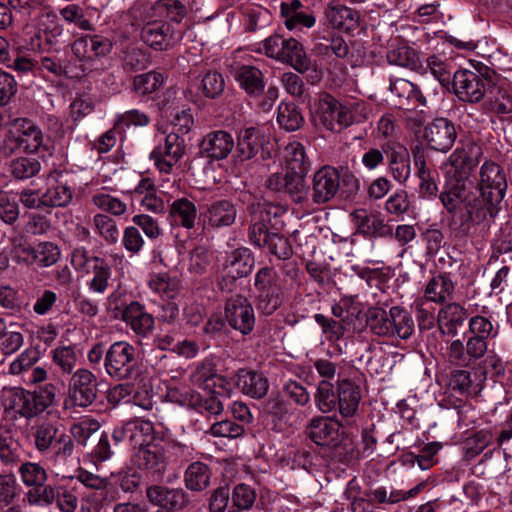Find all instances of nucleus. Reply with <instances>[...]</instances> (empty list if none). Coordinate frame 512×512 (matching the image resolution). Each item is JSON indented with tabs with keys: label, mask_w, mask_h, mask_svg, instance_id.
<instances>
[{
	"label": "nucleus",
	"mask_w": 512,
	"mask_h": 512,
	"mask_svg": "<svg viewBox=\"0 0 512 512\" xmlns=\"http://www.w3.org/2000/svg\"><path fill=\"white\" fill-rule=\"evenodd\" d=\"M508 188L504 169L497 163L486 160L479 171L478 196L467 188L464 179L449 181L439 199L449 213L464 209L462 223H481L495 218L503 208V200Z\"/></svg>",
	"instance_id": "obj_1"
},
{
	"label": "nucleus",
	"mask_w": 512,
	"mask_h": 512,
	"mask_svg": "<svg viewBox=\"0 0 512 512\" xmlns=\"http://www.w3.org/2000/svg\"><path fill=\"white\" fill-rule=\"evenodd\" d=\"M188 452L189 447L179 442L173 441L165 445L155 442L138 448L134 460L139 469L160 476L170 461H176L178 457H183Z\"/></svg>",
	"instance_id": "obj_2"
},
{
	"label": "nucleus",
	"mask_w": 512,
	"mask_h": 512,
	"mask_svg": "<svg viewBox=\"0 0 512 512\" xmlns=\"http://www.w3.org/2000/svg\"><path fill=\"white\" fill-rule=\"evenodd\" d=\"M139 362L140 354L136 346L128 341H116L107 348L104 370L116 381L128 380L137 373Z\"/></svg>",
	"instance_id": "obj_3"
},
{
	"label": "nucleus",
	"mask_w": 512,
	"mask_h": 512,
	"mask_svg": "<svg viewBox=\"0 0 512 512\" xmlns=\"http://www.w3.org/2000/svg\"><path fill=\"white\" fill-rule=\"evenodd\" d=\"M315 121L325 130L340 133L357 121L352 110L329 93H321L315 110Z\"/></svg>",
	"instance_id": "obj_4"
},
{
	"label": "nucleus",
	"mask_w": 512,
	"mask_h": 512,
	"mask_svg": "<svg viewBox=\"0 0 512 512\" xmlns=\"http://www.w3.org/2000/svg\"><path fill=\"white\" fill-rule=\"evenodd\" d=\"M255 305L263 315H272L283 303L282 290L274 269L261 268L255 275Z\"/></svg>",
	"instance_id": "obj_5"
},
{
	"label": "nucleus",
	"mask_w": 512,
	"mask_h": 512,
	"mask_svg": "<svg viewBox=\"0 0 512 512\" xmlns=\"http://www.w3.org/2000/svg\"><path fill=\"white\" fill-rule=\"evenodd\" d=\"M306 175L295 171L272 173L265 181V187L277 194H283L295 204H304L309 199L310 187L305 181Z\"/></svg>",
	"instance_id": "obj_6"
},
{
	"label": "nucleus",
	"mask_w": 512,
	"mask_h": 512,
	"mask_svg": "<svg viewBox=\"0 0 512 512\" xmlns=\"http://www.w3.org/2000/svg\"><path fill=\"white\" fill-rule=\"evenodd\" d=\"M270 140L263 129L259 127H244L237 132L233 157L237 162H245L256 157L261 152L262 159L270 158L267 145Z\"/></svg>",
	"instance_id": "obj_7"
},
{
	"label": "nucleus",
	"mask_w": 512,
	"mask_h": 512,
	"mask_svg": "<svg viewBox=\"0 0 512 512\" xmlns=\"http://www.w3.org/2000/svg\"><path fill=\"white\" fill-rule=\"evenodd\" d=\"M219 395V391L211 390L209 395L204 396L192 389L170 391L168 394L171 401L208 415H219L223 412L224 406Z\"/></svg>",
	"instance_id": "obj_8"
},
{
	"label": "nucleus",
	"mask_w": 512,
	"mask_h": 512,
	"mask_svg": "<svg viewBox=\"0 0 512 512\" xmlns=\"http://www.w3.org/2000/svg\"><path fill=\"white\" fill-rule=\"evenodd\" d=\"M452 86L460 100L478 103L485 99L490 85L476 72L458 70L453 74Z\"/></svg>",
	"instance_id": "obj_9"
},
{
	"label": "nucleus",
	"mask_w": 512,
	"mask_h": 512,
	"mask_svg": "<svg viewBox=\"0 0 512 512\" xmlns=\"http://www.w3.org/2000/svg\"><path fill=\"white\" fill-rule=\"evenodd\" d=\"M98 382L95 374L88 369L81 368L72 375L68 395L73 406L86 408L97 398Z\"/></svg>",
	"instance_id": "obj_10"
},
{
	"label": "nucleus",
	"mask_w": 512,
	"mask_h": 512,
	"mask_svg": "<svg viewBox=\"0 0 512 512\" xmlns=\"http://www.w3.org/2000/svg\"><path fill=\"white\" fill-rule=\"evenodd\" d=\"M225 321L242 335L250 334L255 326V313L250 301L241 295H235L226 301Z\"/></svg>",
	"instance_id": "obj_11"
},
{
	"label": "nucleus",
	"mask_w": 512,
	"mask_h": 512,
	"mask_svg": "<svg viewBox=\"0 0 512 512\" xmlns=\"http://www.w3.org/2000/svg\"><path fill=\"white\" fill-rule=\"evenodd\" d=\"M341 428L342 425L338 420L330 417L317 416L311 419L305 432L315 444L329 448H337L342 444L345 436Z\"/></svg>",
	"instance_id": "obj_12"
},
{
	"label": "nucleus",
	"mask_w": 512,
	"mask_h": 512,
	"mask_svg": "<svg viewBox=\"0 0 512 512\" xmlns=\"http://www.w3.org/2000/svg\"><path fill=\"white\" fill-rule=\"evenodd\" d=\"M185 141L178 133L171 132L151 152L150 158L161 173L170 174L173 167L180 161L185 153Z\"/></svg>",
	"instance_id": "obj_13"
},
{
	"label": "nucleus",
	"mask_w": 512,
	"mask_h": 512,
	"mask_svg": "<svg viewBox=\"0 0 512 512\" xmlns=\"http://www.w3.org/2000/svg\"><path fill=\"white\" fill-rule=\"evenodd\" d=\"M340 187V174L332 166L318 169L311 182V200L313 204L322 205L331 201Z\"/></svg>",
	"instance_id": "obj_14"
},
{
	"label": "nucleus",
	"mask_w": 512,
	"mask_h": 512,
	"mask_svg": "<svg viewBox=\"0 0 512 512\" xmlns=\"http://www.w3.org/2000/svg\"><path fill=\"white\" fill-rule=\"evenodd\" d=\"M457 137L455 125L447 118L439 117L428 123L424 128L423 138L427 145L436 151H449Z\"/></svg>",
	"instance_id": "obj_15"
},
{
	"label": "nucleus",
	"mask_w": 512,
	"mask_h": 512,
	"mask_svg": "<svg viewBox=\"0 0 512 512\" xmlns=\"http://www.w3.org/2000/svg\"><path fill=\"white\" fill-rule=\"evenodd\" d=\"M237 208L229 199H217L207 203L200 213L204 226L220 229L232 226L237 218Z\"/></svg>",
	"instance_id": "obj_16"
},
{
	"label": "nucleus",
	"mask_w": 512,
	"mask_h": 512,
	"mask_svg": "<svg viewBox=\"0 0 512 512\" xmlns=\"http://www.w3.org/2000/svg\"><path fill=\"white\" fill-rule=\"evenodd\" d=\"M26 153L42 154L48 151L42 130L30 119L16 118L11 122Z\"/></svg>",
	"instance_id": "obj_17"
},
{
	"label": "nucleus",
	"mask_w": 512,
	"mask_h": 512,
	"mask_svg": "<svg viewBox=\"0 0 512 512\" xmlns=\"http://www.w3.org/2000/svg\"><path fill=\"white\" fill-rule=\"evenodd\" d=\"M356 232L366 237H392L393 229L384 222L379 213L357 209L350 214Z\"/></svg>",
	"instance_id": "obj_18"
},
{
	"label": "nucleus",
	"mask_w": 512,
	"mask_h": 512,
	"mask_svg": "<svg viewBox=\"0 0 512 512\" xmlns=\"http://www.w3.org/2000/svg\"><path fill=\"white\" fill-rule=\"evenodd\" d=\"M233 136L225 130L206 134L199 144L200 154L212 160L225 159L234 149Z\"/></svg>",
	"instance_id": "obj_19"
},
{
	"label": "nucleus",
	"mask_w": 512,
	"mask_h": 512,
	"mask_svg": "<svg viewBox=\"0 0 512 512\" xmlns=\"http://www.w3.org/2000/svg\"><path fill=\"white\" fill-rule=\"evenodd\" d=\"M414 165L416 167V176L419 180L418 193L421 198L430 199L437 195L438 186L436 171L431 170L426 164L425 153L419 145L412 149Z\"/></svg>",
	"instance_id": "obj_20"
},
{
	"label": "nucleus",
	"mask_w": 512,
	"mask_h": 512,
	"mask_svg": "<svg viewBox=\"0 0 512 512\" xmlns=\"http://www.w3.org/2000/svg\"><path fill=\"white\" fill-rule=\"evenodd\" d=\"M122 320L137 336L141 337L151 334L155 326L153 315L148 313L145 306L138 301H132L125 306L122 311Z\"/></svg>",
	"instance_id": "obj_21"
},
{
	"label": "nucleus",
	"mask_w": 512,
	"mask_h": 512,
	"mask_svg": "<svg viewBox=\"0 0 512 512\" xmlns=\"http://www.w3.org/2000/svg\"><path fill=\"white\" fill-rule=\"evenodd\" d=\"M468 317L467 310L456 302L445 304L438 312L437 323L441 334L455 336Z\"/></svg>",
	"instance_id": "obj_22"
},
{
	"label": "nucleus",
	"mask_w": 512,
	"mask_h": 512,
	"mask_svg": "<svg viewBox=\"0 0 512 512\" xmlns=\"http://www.w3.org/2000/svg\"><path fill=\"white\" fill-rule=\"evenodd\" d=\"M146 496L151 503L173 512L184 508L188 503L186 493L182 489H169L158 485L148 487Z\"/></svg>",
	"instance_id": "obj_23"
},
{
	"label": "nucleus",
	"mask_w": 512,
	"mask_h": 512,
	"mask_svg": "<svg viewBox=\"0 0 512 512\" xmlns=\"http://www.w3.org/2000/svg\"><path fill=\"white\" fill-rule=\"evenodd\" d=\"M172 29L168 22H150L141 29V40L156 51L169 49L172 40Z\"/></svg>",
	"instance_id": "obj_24"
},
{
	"label": "nucleus",
	"mask_w": 512,
	"mask_h": 512,
	"mask_svg": "<svg viewBox=\"0 0 512 512\" xmlns=\"http://www.w3.org/2000/svg\"><path fill=\"white\" fill-rule=\"evenodd\" d=\"M127 427L129 431L128 444L133 448L147 446L162 438L161 433L156 430L154 424L149 420L134 418L127 422Z\"/></svg>",
	"instance_id": "obj_25"
},
{
	"label": "nucleus",
	"mask_w": 512,
	"mask_h": 512,
	"mask_svg": "<svg viewBox=\"0 0 512 512\" xmlns=\"http://www.w3.org/2000/svg\"><path fill=\"white\" fill-rule=\"evenodd\" d=\"M325 16L334 29L350 32L359 26V13L337 2L328 4L325 9Z\"/></svg>",
	"instance_id": "obj_26"
},
{
	"label": "nucleus",
	"mask_w": 512,
	"mask_h": 512,
	"mask_svg": "<svg viewBox=\"0 0 512 512\" xmlns=\"http://www.w3.org/2000/svg\"><path fill=\"white\" fill-rule=\"evenodd\" d=\"M387 165L393 180L400 185H405L411 174L410 155L407 149L400 145L388 146Z\"/></svg>",
	"instance_id": "obj_27"
},
{
	"label": "nucleus",
	"mask_w": 512,
	"mask_h": 512,
	"mask_svg": "<svg viewBox=\"0 0 512 512\" xmlns=\"http://www.w3.org/2000/svg\"><path fill=\"white\" fill-rule=\"evenodd\" d=\"M236 385L245 395L260 399L269 389L268 379L260 372L250 369H240L237 373Z\"/></svg>",
	"instance_id": "obj_28"
},
{
	"label": "nucleus",
	"mask_w": 512,
	"mask_h": 512,
	"mask_svg": "<svg viewBox=\"0 0 512 512\" xmlns=\"http://www.w3.org/2000/svg\"><path fill=\"white\" fill-rule=\"evenodd\" d=\"M59 388L53 383L38 386L29 391V419L34 418L50 407L58 404Z\"/></svg>",
	"instance_id": "obj_29"
},
{
	"label": "nucleus",
	"mask_w": 512,
	"mask_h": 512,
	"mask_svg": "<svg viewBox=\"0 0 512 512\" xmlns=\"http://www.w3.org/2000/svg\"><path fill=\"white\" fill-rule=\"evenodd\" d=\"M454 289L455 285L449 274H438L427 282L421 299H425V302L444 304L447 300L452 299Z\"/></svg>",
	"instance_id": "obj_30"
},
{
	"label": "nucleus",
	"mask_w": 512,
	"mask_h": 512,
	"mask_svg": "<svg viewBox=\"0 0 512 512\" xmlns=\"http://www.w3.org/2000/svg\"><path fill=\"white\" fill-rule=\"evenodd\" d=\"M361 400V389L348 379L338 382L337 408L343 417H352Z\"/></svg>",
	"instance_id": "obj_31"
},
{
	"label": "nucleus",
	"mask_w": 512,
	"mask_h": 512,
	"mask_svg": "<svg viewBox=\"0 0 512 512\" xmlns=\"http://www.w3.org/2000/svg\"><path fill=\"white\" fill-rule=\"evenodd\" d=\"M168 212L169 218L173 224L187 230H191L195 227L198 210L195 203L188 198L182 197L175 199L169 204Z\"/></svg>",
	"instance_id": "obj_32"
},
{
	"label": "nucleus",
	"mask_w": 512,
	"mask_h": 512,
	"mask_svg": "<svg viewBox=\"0 0 512 512\" xmlns=\"http://www.w3.org/2000/svg\"><path fill=\"white\" fill-rule=\"evenodd\" d=\"M235 80L251 97H259L265 88L264 76L260 69L251 65H242L236 69Z\"/></svg>",
	"instance_id": "obj_33"
},
{
	"label": "nucleus",
	"mask_w": 512,
	"mask_h": 512,
	"mask_svg": "<svg viewBox=\"0 0 512 512\" xmlns=\"http://www.w3.org/2000/svg\"><path fill=\"white\" fill-rule=\"evenodd\" d=\"M190 379L193 384L210 391L212 388L225 389L228 384L224 377L217 374L215 365L208 361L199 363L191 373Z\"/></svg>",
	"instance_id": "obj_34"
},
{
	"label": "nucleus",
	"mask_w": 512,
	"mask_h": 512,
	"mask_svg": "<svg viewBox=\"0 0 512 512\" xmlns=\"http://www.w3.org/2000/svg\"><path fill=\"white\" fill-rule=\"evenodd\" d=\"M283 46V53H281L279 61L289 64L302 74L310 69L311 61L298 40L294 38L285 39Z\"/></svg>",
	"instance_id": "obj_35"
},
{
	"label": "nucleus",
	"mask_w": 512,
	"mask_h": 512,
	"mask_svg": "<svg viewBox=\"0 0 512 512\" xmlns=\"http://www.w3.org/2000/svg\"><path fill=\"white\" fill-rule=\"evenodd\" d=\"M387 60L390 64L408 68L418 73H426L419 53L407 45H399L387 52Z\"/></svg>",
	"instance_id": "obj_36"
},
{
	"label": "nucleus",
	"mask_w": 512,
	"mask_h": 512,
	"mask_svg": "<svg viewBox=\"0 0 512 512\" xmlns=\"http://www.w3.org/2000/svg\"><path fill=\"white\" fill-rule=\"evenodd\" d=\"M4 410L15 411L21 417L29 419V391L22 387H4L2 389Z\"/></svg>",
	"instance_id": "obj_37"
},
{
	"label": "nucleus",
	"mask_w": 512,
	"mask_h": 512,
	"mask_svg": "<svg viewBox=\"0 0 512 512\" xmlns=\"http://www.w3.org/2000/svg\"><path fill=\"white\" fill-rule=\"evenodd\" d=\"M254 266V258L247 248L232 251L225 261V267L233 279L249 275Z\"/></svg>",
	"instance_id": "obj_38"
},
{
	"label": "nucleus",
	"mask_w": 512,
	"mask_h": 512,
	"mask_svg": "<svg viewBox=\"0 0 512 512\" xmlns=\"http://www.w3.org/2000/svg\"><path fill=\"white\" fill-rule=\"evenodd\" d=\"M211 470L202 462L191 463L184 475L185 486L191 491H202L210 484Z\"/></svg>",
	"instance_id": "obj_39"
},
{
	"label": "nucleus",
	"mask_w": 512,
	"mask_h": 512,
	"mask_svg": "<svg viewBox=\"0 0 512 512\" xmlns=\"http://www.w3.org/2000/svg\"><path fill=\"white\" fill-rule=\"evenodd\" d=\"M59 433V428L51 422L44 421L36 424L33 427L32 436L37 451L42 454L50 452Z\"/></svg>",
	"instance_id": "obj_40"
},
{
	"label": "nucleus",
	"mask_w": 512,
	"mask_h": 512,
	"mask_svg": "<svg viewBox=\"0 0 512 512\" xmlns=\"http://www.w3.org/2000/svg\"><path fill=\"white\" fill-rule=\"evenodd\" d=\"M484 105L496 114L512 113V94L504 88L489 86Z\"/></svg>",
	"instance_id": "obj_41"
},
{
	"label": "nucleus",
	"mask_w": 512,
	"mask_h": 512,
	"mask_svg": "<svg viewBox=\"0 0 512 512\" xmlns=\"http://www.w3.org/2000/svg\"><path fill=\"white\" fill-rule=\"evenodd\" d=\"M285 160L288 172L307 175L310 162L306 157L304 146L299 142H292L285 148Z\"/></svg>",
	"instance_id": "obj_42"
},
{
	"label": "nucleus",
	"mask_w": 512,
	"mask_h": 512,
	"mask_svg": "<svg viewBox=\"0 0 512 512\" xmlns=\"http://www.w3.org/2000/svg\"><path fill=\"white\" fill-rule=\"evenodd\" d=\"M390 324L392 325L393 336L401 339H408L414 331V320L411 314L399 306L390 308Z\"/></svg>",
	"instance_id": "obj_43"
},
{
	"label": "nucleus",
	"mask_w": 512,
	"mask_h": 512,
	"mask_svg": "<svg viewBox=\"0 0 512 512\" xmlns=\"http://www.w3.org/2000/svg\"><path fill=\"white\" fill-rule=\"evenodd\" d=\"M46 208L66 207L73 199V191L67 183L56 181L43 192Z\"/></svg>",
	"instance_id": "obj_44"
},
{
	"label": "nucleus",
	"mask_w": 512,
	"mask_h": 512,
	"mask_svg": "<svg viewBox=\"0 0 512 512\" xmlns=\"http://www.w3.org/2000/svg\"><path fill=\"white\" fill-rule=\"evenodd\" d=\"M249 215L258 216L260 219L269 223L271 226L278 224V218L283 216L287 209L281 204H275L272 202H253L247 206Z\"/></svg>",
	"instance_id": "obj_45"
},
{
	"label": "nucleus",
	"mask_w": 512,
	"mask_h": 512,
	"mask_svg": "<svg viewBox=\"0 0 512 512\" xmlns=\"http://www.w3.org/2000/svg\"><path fill=\"white\" fill-rule=\"evenodd\" d=\"M150 64V59L146 51L143 49L129 45L121 55V65L126 72H137L144 70Z\"/></svg>",
	"instance_id": "obj_46"
},
{
	"label": "nucleus",
	"mask_w": 512,
	"mask_h": 512,
	"mask_svg": "<svg viewBox=\"0 0 512 512\" xmlns=\"http://www.w3.org/2000/svg\"><path fill=\"white\" fill-rule=\"evenodd\" d=\"M390 310L386 311L380 307H371L367 311V324L370 330L379 336H393L392 325L390 324Z\"/></svg>",
	"instance_id": "obj_47"
},
{
	"label": "nucleus",
	"mask_w": 512,
	"mask_h": 512,
	"mask_svg": "<svg viewBox=\"0 0 512 512\" xmlns=\"http://www.w3.org/2000/svg\"><path fill=\"white\" fill-rule=\"evenodd\" d=\"M93 260L94 265L91 268L93 277L89 282V289L95 293L103 294L109 286L112 270L104 258L96 257Z\"/></svg>",
	"instance_id": "obj_48"
},
{
	"label": "nucleus",
	"mask_w": 512,
	"mask_h": 512,
	"mask_svg": "<svg viewBox=\"0 0 512 512\" xmlns=\"http://www.w3.org/2000/svg\"><path fill=\"white\" fill-rule=\"evenodd\" d=\"M277 121L287 131H296L304 124V117L294 103H281L278 107Z\"/></svg>",
	"instance_id": "obj_49"
},
{
	"label": "nucleus",
	"mask_w": 512,
	"mask_h": 512,
	"mask_svg": "<svg viewBox=\"0 0 512 512\" xmlns=\"http://www.w3.org/2000/svg\"><path fill=\"white\" fill-rule=\"evenodd\" d=\"M338 389L327 380L318 383L315 394V403L322 413H330L337 408Z\"/></svg>",
	"instance_id": "obj_50"
},
{
	"label": "nucleus",
	"mask_w": 512,
	"mask_h": 512,
	"mask_svg": "<svg viewBox=\"0 0 512 512\" xmlns=\"http://www.w3.org/2000/svg\"><path fill=\"white\" fill-rule=\"evenodd\" d=\"M41 170L40 162L35 158L17 157L10 162L9 171L18 180H25L36 176Z\"/></svg>",
	"instance_id": "obj_51"
},
{
	"label": "nucleus",
	"mask_w": 512,
	"mask_h": 512,
	"mask_svg": "<svg viewBox=\"0 0 512 512\" xmlns=\"http://www.w3.org/2000/svg\"><path fill=\"white\" fill-rule=\"evenodd\" d=\"M22 446L11 435L0 434V461L4 465H15L20 462Z\"/></svg>",
	"instance_id": "obj_52"
},
{
	"label": "nucleus",
	"mask_w": 512,
	"mask_h": 512,
	"mask_svg": "<svg viewBox=\"0 0 512 512\" xmlns=\"http://www.w3.org/2000/svg\"><path fill=\"white\" fill-rule=\"evenodd\" d=\"M232 505L229 507V512H236L250 509L255 500V490L246 484H238L234 487L231 494Z\"/></svg>",
	"instance_id": "obj_53"
},
{
	"label": "nucleus",
	"mask_w": 512,
	"mask_h": 512,
	"mask_svg": "<svg viewBox=\"0 0 512 512\" xmlns=\"http://www.w3.org/2000/svg\"><path fill=\"white\" fill-rule=\"evenodd\" d=\"M91 202L98 209L113 216H122L127 211V204L124 201L108 193L94 194Z\"/></svg>",
	"instance_id": "obj_54"
},
{
	"label": "nucleus",
	"mask_w": 512,
	"mask_h": 512,
	"mask_svg": "<svg viewBox=\"0 0 512 512\" xmlns=\"http://www.w3.org/2000/svg\"><path fill=\"white\" fill-rule=\"evenodd\" d=\"M424 67L426 72L429 70L443 87L448 88L452 84L451 79L453 80L454 73H452L451 66L440 57L436 55L429 56Z\"/></svg>",
	"instance_id": "obj_55"
},
{
	"label": "nucleus",
	"mask_w": 512,
	"mask_h": 512,
	"mask_svg": "<svg viewBox=\"0 0 512 512\" xmlns=\"http://www.w3.org/2000/svg\"><path fill=\"white\" fill-rule=\"evenodd\" d=\"M95 231L108 244H115L119 240V230L116 222L106 214H96L93 217Z\"/></svg>",
	"instance_id": "obj_56"
},
{
	"label": "nucleus",
	"mask_w": 512,
	"mask_h": 512,
	"mask_svg": "<svg viewBox=\"0 0 512 512\" xmlns=\"http://www.w3.org/2000/svg\"><path fill=\"white\" fill-rule=\"evenodd\" d=\"M48 23H43L39 30V36L49 45L64 43V27L57 22V16L53 13H46Z\"/></svg>",
	"instance_id": "obj_57"
},
{
	"label": "nucleus",
	"mask_w": 512,
	"mask_h": 512,
	"mask_svg": "<svg viewBox=\"0 0 512 512\" xmlns=\"http://www.w3.org/2000/svg\"><path fill=\"white\" fill-rule=\"evenodd\" d=\"M161 0L154 2L137 3L132 8V14L135 19L143 21L145 24L150 22L164 21L162 18Z\"/></svg>",
	"instance_id": "obj_58"
},
{
	"label": "nucleus",
	"mask_w": 512,
	"mask_h": 512,
	"mask_svg": "<svg viewBox=\"0 0 512 512\" xmlns=\"http://www.w3.org/2000/svg\"><path fill=\"white\" fill-rule=\"evenodd\" d=\"M57 486L40 484L26 493V499L32 506H50L55 502Z\"/></svg>",
	"instance_id": "obj_59"
},
{
	"label": "nucleus",
	"mask_w": 512,
	"mask_h": 512,
	"mask_svg": "<svg viewBox=\"0 0 512 512\" xmlns=\"http://www.w3.org/2000/svg\"><path fill=\"white\" fill-rule=\"evenodd\" d=\"M19 474L23 484L31 488L44 484L47 480V472L39 463H23L19 467Z\"/></svg>",
	"instance_id": "obj_60"
},
{
	"label": "nucleus",
	"mask_w": 512,
	"mask_h": 512,
	"mask_svg": "<svg viewBox=\"0 0 512 512\" xmlns=\"http://www.w3.org/2000/svg\"><path fill=\"white\" fill-rule=\"evenodd\" d=\"M148 284L153 291L167 298H174L179 289V281L166 273L152 275Z\"/></svg>",
	"instance_id": "obj_61"
},
{
	"label": "nucleus",
	"mask_w": 512,
	"mask_h": 512,
	"mask_svg": "<svg viewBox=\"0 0 512 512\" xmlns=\"http://www.w3.org/2000/svg\"><path fill=\"white\" fill-rule=\"evenodd\" d=\"M474 148L469 150L465 148H457L450 156L449 162L455 172H462L467 175L478 163L477 157L473 158Z\"/></svg>",
	"instance_id": "obj_62"
},
{
	"label": "nucleus",
	"mask_w": 512,
	"mask_h": 512,
	"mask_svg": "<svg viewBox=\"0 0 512 512\" xmlns=\"http://www.w3.org/2000/svg\"><path fill=\"white\" fill-rule=\"evenodd\" d=\"M164 82L163 75L154 71L140 74L134 78V89L139 94H150L158 90Z\"/></svg>",
	"instance_id": "obj_63"
},
{
	"label": "nucleus",
	"mask_w": 512,
	"mask_h": 512,
	"mask_svg": "<svg viewBox=\"0 0 512 512\" xmlns=\"http://www.w3.org/2000/svg\"><path fill=\"white\" fill-rule=\"evenodd\" d=\"M36 265L39 267H50L60 258L59 247L52 242H40L35 247Z\"/></svg>",
	"instance_id": "obj_64"
}]
</instances>
